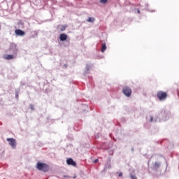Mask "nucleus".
Segmentation results:
<instances>
[{"mask_svg": "<svg viewBox=\"0 0 179 179\" xmlns=\"http://www.w3.org/2000/svg\"><path fill=\"white\" fill-rule=\"evenodd\" d=\"M36 169L40 171H44V173H46V171L50 170V166L47 164L38 162L36 164Z\"/></svg>", "mask_w": 179, "mask_h": 179, "instance_id": "obj_1", "label": "nucleus"}, {"mask_svg": "<svg viewBox=\"0 0 179 179\" xmlns=\"http://www.w3.org/2000/svg\"><path fill=\"white\" fill-rule=\"evenodd\" d=\"M122 93L126 96V97H131L132 94V90L129 87H124L122 89Z\"/></svg>", "mask_w": 179, "mask_h": 179, "instance_id": "obj_2", "label": "nucleus"}, {"mask_svg": "<svg viewBox=\"0 0 179 179\" xmlns=\"http://www.w3.org/2000/svg\"><path fill=\"white\" fill-rule=\"evenodd\" d=\"M157 97L160 101H163L167 99V92L160 91L157 93Z\"/></svg>", "mask_w": 179, "mask_h": 179, "instance_id": "obj_3", "label": "nucleus"}, {"mask_svg": "<svg viewBox=\"0 0 179 179\" xmlns=\"http://www.w3.org/2000/svg\"><path fill=\"white\" fill-rule=\"evenodd\" d=\"M7 142L9 143L10 146H11L13 149H15V148H16V140L15 138H7Z\"/></svg>", "mask_w": 179, "mask_h": 179, "instance_id": "obj_4", "label": "nucleus"}, {"mask_svg": "<svg viewBox=\"0 0 179 179\" xmlns=\"http://www.w3.org/2000/svg\"><path fill=\"white\" fill-rule=\"evenodd\" d=\"M66 164L68 166H73V167H76V162H75L72 158H68L66 159Z\"/></svg>", "mask_w": 179, "mask_h": 179, "instance_id": "obj_5", "label": "nucleus"}, {"mask_svg": "<svg viewBox=\"0 0 179 179\" xmlns=\"http://www.w3.org/2000/svg\"><path fill=\"white\" fill-rule=\"evenodd\" d=\"M15 33L16 36H24L26 33L21 29H15Z\"/></svg>", "mask_w": 179, "mask_h": 179, "instance_id": "obj_6", "label": "nucleus"}, {"mask_svg": "<svg viewBox=\"0 0 179 179\" xmlns=\"http://www.w3.org/2000/svg\"><path fill=\"white\" fill-rule=\"evenodd\" d=\"M66 38H68V35L65 34H61L59 36L60 41H66Z\"/></svg>", "mask_w": 179, "mask_h": 179, "instance_id": "obj_7", "label": "nucleus"}, {"mask_svg": "<svg viewBox=\"0 0 179 179\" xmlns=\"http://www.w3.org/2000/svg\"><path fill=\"white\" fill-rule=\"evenodd\" d=\"M13 58H15V57L13 55H3V59H7L8 61H9L10 59H13Z\"/></svg>", "mask_w": 179, "mask_h": 179, "instance_id": "obj_8", "label": "nucleus"}, {"mask_svg": "<svg viewBox=\"0 0 179 179\" xmlns=\"http://www.w3.org/2000/svg\"><path fill=\"white\" fill-rule=\"evenodd\" d=\"M106 50H107V45H106V43H103L101 45V52H104Z\"/></svg>", "mask_w": 179, "mask_h": 179, "instance_id": "obj_9", "label": "nucleus"}, {"mask_svg": "<svg viewBox=\"0 0 179 179\" xmlns=\"http://www.w3.org/2000/svg\"><path fill=\"white\" fill-rule=\"evenodd\" d=\"M87 22L88 23H93L94 22V18H92V17H89L87 20Z\"/></svg>", "mask_w": 179, "mask_h": 179, "instance_id": "obj_10", "label": "nucleus"}, {"mask_svg": "<svg viewBox=\"0 0 179 179\" xmlns=\"http://www.w3.org/2000/svg\"><path fill=\"white\" fill-rule=\"evenodd\" d=\"M66 29V26L65 25L62 26L61 31H65Z\"/></svg>", "mask_w": 179, "mask_h": 179, "instance_id": "obj_11", "label": "nucleus"}, {"mask_svg": "<svg viewBox=\"0 0 179 179\" xmlns=\"http://www.w3.org/2000/svg\"><path fill=\"white\" fill-rule=\"evenodd\" d=\"M131 179H137L136 176H135V175H131Z\"/></svg>", "mask_w": 179, "mask_h": 179, "instance_id": "obj_12", "label": "nucleus"}, {"mask_svg": "<svg viewBox=\"0 0 179 179\" xmlns=\"http://www.w3.org/2000/svg\"><path fill=\"white\" fill-rule=\"evenodd\" d=\"M108 0H101V3H106Z\"/></svg>", "mask_w": 179, "mask_h": 179, "instance_id": "obj_13", "label": "nucleus"}, {"mask_svg": "<svg viewBox=\"0 0 179 179\" xmlns=\"http://www.w3.org/2000/svg\"><path fill=\"white\" fill-rule=\"evenodd\" d=\"M119 177H122V172H120V173H119Z\"/></svg>", "mask_w": 179, "mask_h": 179, "instance_id": "obj_14", "label": "nucleus"}, {"mask_svg": "<svg viewBox=\"0 0 179 179\" xmlns=\"http://www.w3.org/2000/svg\"><path fill=\"white\" fill-rule=\"evenodd\" d=\"M150 122H152V121H153V117H150Z\"/></svg>", "mask_w": 179, "mask_h": 179, "instance_id": "obj_15", "label": "nucleus"}, {"mask_svg": "<svg viewBox=\"0 0 179 179\" xmlns=\"http://www.w3.org/2000/svg\"><path fill=\"white\" fill-rule=\"evenodd\" d=\"M31 109L34 110V108L33 105H31Z\"/></svg>", "mask_w": 179, "mask_h": 179, "instance_id": "obj_16", "label": "nucleus"}, {"mask_svg": "<svg viewBox=\"0 0 179 179\" xmlns=\"http://www.w3.org/2000/svg\"><path fill=\"white\" fill-rule=\"evenodd\" d=\"M99 162V159H95L94 163H97Z\"/></svg>", "mask_w": 179, "mask_h": 179, "instance_id": "obj_17", "label": "nucleus"}, {"mask_svg": "<svg viewBox=\"0 0 179 179\" xmlns=\"http://www.w3.org/2000/svg\"><path fill=\"white\" fill-rule=\"evenodd\" d=\"M73 178H76V176H74Z\"/></svg>", "mask_w": 179, "mask_h": 179, "instance_id": "obj_18", "label": "nucleus"}, {"mask_svg": "<svg viewBox=\"0 0 179 179\" xmlns=\"http://www.w3.org/2000/svg\"><path fill=\"white\" fill-rule=\"evenodd\" d=\"M64 177H67L66 176H64Z\"/></svg>", "mask_w": 179, "mask_h": 179, "instance_id": "obj_19", "label": "nucleus"}, {"mask_svg": "<svg viewBox=\"0 0 179 179\" xmlns=\"http://www.w3.org/2000/svg\"><path fill=\"white\" fill-rule=\"evenodd\" d=\"M0 30H1V25H0Z\"/></svg>", "mask_w": 179, "mask_h": 179, "instance_id": "obj_20", "label": "nucleus"}]
</instances>
